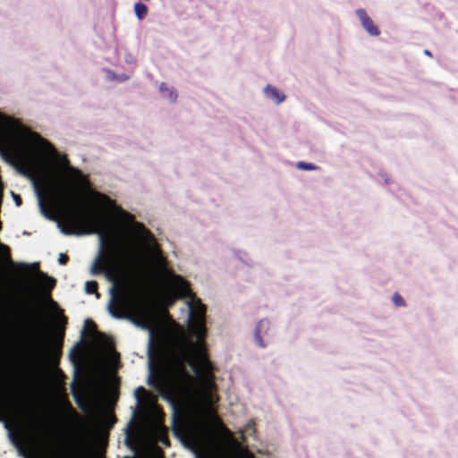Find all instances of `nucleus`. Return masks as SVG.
Returning a JSON list of instances; mask_svg holds the SVG:
<instances>
[{
	"mask_svg": "<svg viewBox=\"0 0 458 458\" xmlns=\"http://www.w3.org/2000/svg\"><path fill=\"white\" fill-rule=\"evenodd\" d=\"M69 261V256L67 254H64V253H61L58 257V262L60 265H66Z\"/></svg>",
	"mask_w": 458,
	"mask_h": 458,
	"instance_id": "4be33fe9",
	"label": "nucleus"
},
{
	"mask_svg": "<svg viewBox=\"0 0 458 458\" xmlns=\"http://www.w3.org/2000/svg\"><path fill=\"white\" fill-rule=\"evenodd\" d=\"M271 322L267 318H261L256 323L254 328V342L256 345L261 349H265L268 345L267 339L270 336Z\"/></svg>",
	"mask_w": 458,
	"mask_h": 458,
	"instance_id": "39448f33",
	"label": "nucleus"
},
{
	"mask_svg": "<svg viewBox=\"0 0 458 458\" xmlns=\"http://www.w3.org/2000/svg\"><path fill=\"white\" fill-rule=\"evenodd\" d=\"M98 284L96 281H88L85 284V291L89 294L98 293Z\"/></svg>",
	"mask_w": 458,
	"mask_h": 458,
	"instance_id": "6ab92c4d",
	"label": "nucleus"
},
{
	"mask_svg": "<svg viewBox=\"0 0 458 458\" xmlns=\"http://www.w3.org/2000/svg\"><path fill=\"white\" fill-rule=\"evenodd\" d=\"M134 12H135L136 16L140 20H142L146 17L147 13H148V7L146 4L139 2L134 4Z\"/></svg>",
	"mask_w": 458,
	"mask_h": 458,
	"instance_id": "2eb2a0df",
	"label": "nucleus"
},
{
	"mask_svg": "<svg viewBox=\"0 0 458 458\" xmlns=\"http://www.w3.org/2000/svg\"><path fill=\"white\" fill-rule=\"evenodd\" d=\"M171 293L175 299H182L190 295L191 288L181 276H176L171 286Z\"/></svg>",
	"mask_w": 458,
	"mask_h": 458,
	"instance_id": "1a4fd4ad",
	"label": "nucleus"
},
{
	"mask_svg": "<svg viewBox=\"0 0 458 458\" xmlns=\"http://www.w3.org/2000/svg\"><path fill=\"white\" fill-rule=\"evenodd\" d=\"M233 255L235 259H237L238 260H240L242 263L245 264L248 267H252L254 265L253 260L243 250H233Z\"/></svg>",
	"mask_w": 458,
	"mask_h": 458,
	"instance_id": "4468645a",
	"label": "nucleus"
},
{
	"mask_svg": "<svg viewBox=\"0 0 458 458\" xmlns=\"http://www.w3.org/2000/svg\"><path fill=\"white\" fill-rule=\"evenodd\" d=\"M50 349V344L47 337L44 333H40L33 345L32 355L36 359L43 358Z\"/></svg>",
	"mask_w": 458,
	"mask_h": 458,
	"instance_id": "6e6552de",
	"label": "nucleus"
},
{
	"mask_svg": "<svg viewBox=\"0 0 458 458\" xmlns=\"http://www.w3.org/2000/svg\"><path fill=\"white\" fill-rule=\"evenodd\" d=\"M296 167L300 170H305V171H312V170H316L318 169V167L314 165L313 163H307V162H304V161H300L296 164Z\"/></svg>",
	"mask_w": 458,
	"mask_h": 458,
	"instance_id": "a211bd4d",
	"label": "nucleus"
},
{
	"mask_svg": "<svg viewBox=\"0 0 458 458\" xmlns=\"http://www.w3.org/2000/svg\"><path fill=\"white\" fill-rule=\"evenodd\" d=\"M108 310L111 315L116 318H126L128 310L127 298L123 293H114L108 305Z\"/></svg>",
	"mask_w": 458,
	"mask_h": 458,
	"instance_id": "423d86ee",
	"label": "nucleus"
},
{
	"mask_svg": "<svg viewBox=\"0 0 458 458\" xmlns=\"http://www.w3.org/2000/svg\"><path fill=\"white\" fill-rule=\"evenodd\" d=\"M94 195L98 198V199L101 202V204L107 206L109 208H116L120 211L124 216L129 218L130 220H133L134 217L130 213L123 211L121 208H118L114 200H112L108 196L104 193L96 191Z\"/></svg>",
	"mask_w": 458,
	"mask_h": 458,
	"instance_id": "9b49d317",
	"label": "nucleus"
},
{
	"mask_svg": "<svg viewBox=\"0 0 458 458\" xmlns=\"http://www.w3.org/2000/svg\"><path fill=\"white\" fill-rule=\"evenodd\" d=\"M424 54H425L426 55L431 56V52H430L429 50H428V49H426V50L424 51Z\"/></svg>",
	"mask_w": 458,
	"mask_h": 458,
	"instance_id": "bb28decb",
	"label": "nucleus"
},
{
	"mask_svg": "<svg viewBox=\"0 0 458 458\" xmlns=\"http://www.w3.org/2000/svg\"><path fill=\"white\" fill-rule=\"evenodd\" d=\"M0 118H3L4 120H9V118L7 116L1 114H0Z\"/></svg>",
	"mask_w": 458,
	"mask_h": 458,
	"instance_id": "cd10ccee",
	"label": "nucleus"
},
{
	"mask_svg": "<svg viewBox=\"0 0 458 458\" xmlns=\"http://www.w3.org/2000/svg\"><path fill=\"white\" fill-rule=\"evenodd\" d=\"M357 17L359 18L362 28L371 37H377L380 35V30L376 26L368 15L367 12L363 8H359L355 11Z\"/></svg>",
	"mask_w": 458,
	"mask_h": 458,
	"instance_id": "0eeeda50",
	"label": "nucleus"
},
{
	"mask_svg": "<svg viewBox=\"0 0 458 458\" xmlns=\"http://www.w3.org/2000/svg\"><path fill=\"white\" fill-rule=\"evenodd\" d=\"M159 92L163 98L172 103L175 102L178 97L175 89L165 82L160 83Z\"/></svg>",
	"mask_w": 458,
	"mask_h": 458,
	"instance_id": "ddd939ff",
	"label": "nucleus"
},
{
	"mask_svg": "<svg viewBox=\"0 0 458 458\" xmlns=\"http://www.w3.org/2000/svg\"><path fill=\"white\" fill-rule=\"evenodd\" d=\"M190 319L196 338L194 352L184 350L172 354L163 371L151 370L148 384L173 404L194 400V425L174 427V431L191 449L194 458H200V299L191 309Z\"/></svg>",
	"mask_w": 458,
	"mask_h": 458,
	"instance_id": "f257e3e1",
	"label": "nucleus"
},
{
	"mask_svg": "<svg viewBox=\"0 0 458 458\" xmlns=\"http://www.w3.org/2000/svg\"><path fill=\"white\" fill-rule=\"evenodd\" d=\"M34 186L40 211L46 217L52 218L55 209L64 210V233H100V257L92 267L93 274L106 271L110 265L121 258L140 259V256L131 251L123 242L103 233L105 222L101 213L82 208V192L79 186L71 182L59 184L49 177L44 179L43 186L37 182Z\"/></svg>",
	"mask_w": 458,
	"mask_h": 458,
	"instance_id": "f03ea898",
	"label": "nucleus"
},
{
	"mask_svg": "<svg viewBox=\"0 0 458 458\" xmlns=\"http://www.w3.org/2000/svg\"><path fill=\"white\" fill-rule=\"evenodd\" d=\"M218 401L216 388H202V458H208V427H223L217 414Z\"/></svg>",
	"mask_w": 458,
	"mask_h": 458,
	"instance_id": "7ed1b4c3",
	"label": "nucleus"
},
{
	"mask_svg": "<svg viewBox=\"0 0 458 458\" xmlns=\"http://www.w3.org/2000/svg\"><path fill=\"white\" fill-rule=\"evenodd\" d=\"M148 394V391L143 386H139L134 391V396L137 400V405L141 406L144 403V398Z\"/></svg>",
	"mask_w": 458,
	"mask_h": 458,
	"instance_id": "dca6fc26",
	"label": "nucleus"
},
{
	"mask_svg": "<svg viewBox=\"0 0 458 458\" xmlns=\"http://www.w3.org/2000/svg\"><path fill=\"white\" fill-rule=\"evenodd\" d=\"M26 132L28 135V140L32 144L47 150L55 151L54 146L47 140L41 137L38 132L31 131L30 129H26Z\"/></svg>",
	"mask_w": 458,
	"mask_h": 458,
	"instance_id": "9d476101",
	"label": "nucleus"
},
{
	"mask_svg": "<svg viewBox=\"0 0 458 458\" xmlns=\"http://www.w3.org/2000/svg\"><path fill=\"white\" fill-rule=\"evenodd\" d=\"M61 319H62V323H63V329L61 332L59 347H61V345L63 344V339H64V327H65V325L67 324V318L64 315L62 316Z\"/></svg>",
	"mask_w": 458,
	"mask_h": 458,
	"instance_id": "412c9836",
	"label": "nucleus"
},
{
	"mask_svg": "<svg viewBox=\"0 0 458 458\" xmlns=\"http://www.w3.org/2000/svg\"><path fill=\"white\" fill-rule=\"evenodd\" d=\"M159 441H160L163 445H166V446H169V445H170V441H169V438H168V437H167L166 435H164L163 437H161L159 438Z\"/></svg>",
	"mask_w": 458,
	"mask_h": 458,
	"instance_id": "393cba45",
	"label": "nucleus"
},
{
	"mask_svg": "<svg viewBox=\"0 0 458 458\" xmlns=\"http://www.w3.org/2000/svg\"><path fill=\"white\" fill-rule=\"evenodd\" d=\"M85 327L89 330H91L92 332L97 330L96 324L91 319H87L85 321Z\"/></svg>",
	"mask_w": 458,
	"mask_h": 458,
	"instance_id": "5701e85b",
	"label": "nucleus"
},
{
	"mask_svg": "<svg viewBox=\"0 0 458 458\" xmlns=\"http://www.w3.org/2000/svg\"><path fill=\"white\" fill-rule=\"evenodd\" d=\"M264 95L267 99L273 101L276 105L282 103L285 99V95L270 84L264 88Z\"/></svg>",
	"mask_w": 458,
	"mask_h": 458,
	"instance_id": "f8f14e48",
	"label": "nucleus"
},
{
	"mask_svg": "<svg viewBox=\"0 0 458 458\" xmlns=\"http://www.w3.org/2000/svg\"><path fill=\"white\" fill-rule=\"evenodd\" d=\"M0 153L10 164H22L27 159V154L14 140L12 131L4 125H0Z\"/></svg>",
	"mask_w": 458,
	"mask_h": 458,
	"instance_id": "20e7f679",
	"label": "nucleus"
},
{
	"mask_svg": "<svg viewBox=\"0 0 458 458\" xmlns=\"http://www.w3.org/2000/svg\"><path fill=\"white\" fill-rule=\"evenodd\" d=\"M392 301L394 302V304L397 307H403L405 306V301L403 300V298L397 293H395L393 297H392Z\"/></svg>",
	"mask_w": 458,
	"mask_h": 458,
	"instance_id": "aec40b11",
	"label": "nucleus"
},
{
	"mask_svg": "<svg viewBox=\"0 0 458 458\" xmlns=\"http://www.w3.org/2000/svg\"><path fill=\"white\" fill-rule=\"evenodd\" d=\"M70 171L72 173V174L76 177L77 181L81 184H83L85 186H89V182L88 178L82 174V172L77 168L71 167Z\"/></svg>",
	"mask_w": 458,
	"mask_h": 458,
	"instance_id": "f3484780",
	"label": "nucleus"
},
{
	"mask_svg": "<svg viewBox=\"0 0 458 458\" xmlns=\"http://www.w3.org/2000/svg\"><path fill=\"white\" fill-rule=\"evenodd\" d=\"M138 225H139V226H140L141 228H143V229L145 230V232H146V233L148 234V236H150V237H151V233H150V232H149V231H148V230H146V229H145V227L143 226V225H140V224H138Z\"/></svg>",
	"mask_w": 458,
	"mask_h": 458,
	"instance_id": "a878e982",
	"label": "nucleus"
},
{
	"mask_svg": "<svg viewBox=\"0 0 458 458\" xmlns=\"http://www.w3.org/2000/svg\"><path fill=\"white\" fill-rule=\"evenodd\" d=\"M13 197L15 201L16 206L20 207L22 204V199L19 194H15L13 192Z\"/></svg>",
	"mask_w": 458,
	"mask_h": 458,
	"instance_id": "b1692460",
	"label": "nucleus"
}]
</instances>
